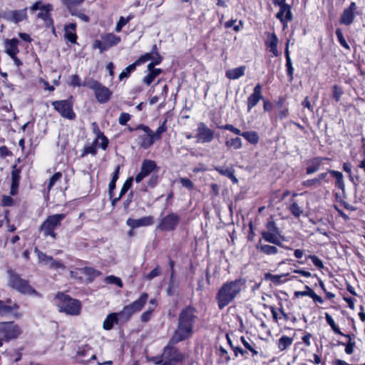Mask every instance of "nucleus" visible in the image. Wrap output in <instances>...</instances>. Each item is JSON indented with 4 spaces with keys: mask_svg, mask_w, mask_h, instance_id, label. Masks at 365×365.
<instances>
[{
    "mask_svg": "<svg viewBox=\"0 0 365 365\" xmlns=\"http://www.w3.org/2000/svg\"><path fill=\"white\" fill-rule=\"evenodd\" d=\"M356 9V3L351 2L349 6L343 11L340 18V23L346 26L351 25L353 23L355 18L354 12Z\"/></svg>",
    "mask_w": 365,
    "mask_h": 365,
    "instance_id": "17",
    "label": "nucleus"
},
{
    "mask_svg": "<svg viewBox=\"0 0 365 365\" xmlns=\"http://www.w3.org/2000/svg\"><path fill=\"white\" fill-rule=\"evenodd\" d=\"M21 333V329L13 322L0 323V334L4 341L18 337Z\"/></svg>",
    "mask_w": 365,
    "mask_h": 365,
    "instance_id": "8",
    "label": "nucleus"
},
{
    "mask_svg": "<svg viewBox=\"0 0 365 365\" xmlns=\"http://www.w3.org/2000/svg\"><path fill=\"white\" fill-rule=\"evenodd\" d=\"M70 83V85H71L73 86H84L83 84H82L81 83V79H80L79 76L76 74L71 76L70 77V83Z\"/></svg>",
    "mask_w": 365,
    "mask_h": 365,
    "instance_id": "58",
    "label": "nucleus"
},
{
    "mask_svg": "<svg viewBox=\"0 0 365 365\" xmlns=\"http://www.w3.org/2000/svg\"><path fill=\"white\" fill-rule=\"evenodd\" d=\"M293 339L287 336H282L277 342L278 348L280 351L285 350L287 347L292 345Z\"/></svg>",
    "mask_w": 365,
    "mask_h": 365,
    "instance_id": "36",
    "label": "nucleus"
},
{
    "mask_svg": "<svg viewBox=\"0 0 365 365\" xmlns=\"http://www.w3.org/2000/svg\"><path fill=\"white\" fill-rule=\"evenodd\" d=\"M167 130V128L165 126V121L163 122V123L158 128L156 131L154 133L155 135V139L158 140L161 138L162 133L165 132Z\"/></svg>",
    "mask_w": 365,
    "mask_h": 365,
    "instance_id": "55",
    "label": "nucleus"
},
{
    "mask_svg": "<svg viewBox=\"0 0 365 365\" xmlns=\"http://www.w3.org/2000/svg\"><path fill=\"white\" fill-rule=\"evenodd\" d=\"M162 58L160 57L158 51L153 50L150 53H146L140 56L136 60V64H138L140 66L141 64L146 63L147 61H150L148 64H152V66H155L156 65L160 64Z\"/></svg>",
    "mask_w": 365,
    "mask_h": 365,
    "instance_id": "16",
    "label": "nucleus"
},
{
    "mask_svg": "<svg viewBox=\"0 0 365 365\" xmlns=\"http://www.w3.org/2000/svg\"><path fill=\"white\" fill-rule=\"evenodd\" d=\"M93 144L96 147L100 146L103 150H106L108 147V138L103 134L98 138H96L94 140Z\"/></svg>",
    "mask_w": 365,
    "mask_h": 365,
    "instance_id": "40",
    "label": "nucleus"
},
{
    "mask_svg": "<svg viewBox=\"0 0 365 365\" xmlns=\"http://www.w3.org/2000/svg\"><path fill=\"white\" fill-rule=\"evenodd\" d=\"M148 299V294L147 293H143L138 299H136L131 304H132L133 307H134V308H135V310H137L138 312H140L143 308L145 304H146Z\"/></svg>",
    "mask_w": 365,
    "mask_h": 365,
    "instance_id": "35",
    "label": "nucleus"
},
{
    "mask_svg": "<svg viewBox=\"0 0 365 365\" xmlns=\"http://www.w3.org/2000/svg\"><path fill=\"white\" fill-rule=\"evenodd\" d=\"M62 175L61 173H55L52 178L50 179V181L48 185V188L50 190L53 186H54L58 181L61 178Z\"/></svg>",
    "mask_w": 365,
    "mask_h": 365,
    "instance_id": "53",
    "label": "nucleus"
},
{
    "mask_svg": "<svg viewBox=\"0 0 365 365\" xmlns=\"http://www.w3.org/2000/svg\"><path fill=\"white\" fill-rule=\"evenodd\" d=\"M138 312L135 308L133 307L132 304L125 306L123 309L119 312V317L121 322H126L130 319L133 314Z\"/></svg>",
    "mask_w": 365,
    "mask_h": 365,
    "instance_id": "26",
    "label": "nucleus"
},
{
    "mask_svg": "<svg viewBox=\"0 0 365 365\" xmlns=\"http://www.w3.org/2000/svg\"><path fill=\"white\" fill-rule=\"evenodd\" d=\"M9 279V284L18 292L29 295H37V292L29 285L26 280L19 277L11 271L8 272Z\"/></svg>",
    "mask_w": 365,
    "mask_h": 365,
    "instance_id": "4",
    "label": "nucleus"
},
{
    "mask_svg": "<svg viewBox=\"0 0 365 365\" xmlns=\"http://www.w3.org/2000/svg\"><path fill=\"white\" fill-rule=\"evenodd\" d=\"M63 4L66 5L70 11H73V9L81 4L84 0H61Z\"/></svg>",
    "mask_w": 365,
    "mask_h": 365,
    "instance_id": "47",
    "label": "nucleus"
},
{
    "mask_svg": "<svg viewBox=\"0 0 365 365\" xmlns=\"http://www.w3.org/2000/svg\"><path fill=\"white\" fill-rule=\"evenodd\" d=\"M196 138L199 143H210L214 138V132L204 123H200L197 125Z\"/></svg>",
    "mask_w": 365,
    "mask_h": 365,
    "instance_id": "14",
    "label": "nucleus"
},
{
    "mask_svg": "<svg viewBox=\"0 0 365 365\" xmlns=\"http://www.w3.org/2000/svg\"><path fill=\"white\" fill-rule=\"evenodd\" d=\"M308 258L311 259L312 262H313V264L317 267H318L319 269L324 268V264H323L322 261L319 257H317V256H315V255H309Z\"/></svg>",
    "mask_w": 365,
    "mask_h": 365,
    "instance_id": "57",
    "label": "nucleus"
},
{
    "mask_svg": "<svg viewBox=\"0 0 365 365\" xmlns=\"http://www.w3.org/2000/svg\"><path fill=\"white\" fill-rule=\"evenodd\" d=\"M93 48H98L100 50V52H103V51L107 50V48L105 45L104 41L102 40H96L93 45Z\"/></svg>",
    "mask_w": 365,
    "mask_h": 365,
    "instance_id": "56",
    "label": "nucleus"
},
{
    "mask_svg": "<svg viewBox=\"0 0 365 365\" xmlns=\"http://www.w3.org/2000/svg\"><path fill=\"white\" fill-rule=\"evenodd\" d=\"M180 182L183 187H185L188 189L193 188L194 185H193L192 182L190 180H189L188 178H181L180 180Z\"/></svg>",
    "mask_w": 365,
    "mask_h": 365,
    "instance_id": "62",
    "label": "nucleus"
},
{
    "mask_svg": "<svg viewBox=\"0 0 365 365\" xmlns=\"http://www.w3.org/2000/svg\"><path fill=\"white\" fill-rule=\"evenodd\" d=\"M138 129H141L144 131L145 134L140 137L139 144L143 148L147 149L150 148L155 142L154 132L148 126L140 125Z\"/></svg>",
    "mask_w": 365,
    "mask_h": 365,
    "instance_id": "13",
    "label": "nucleus"
},
{
    "mask_svg": "<svg viewBox=\"0 0 365 365\" xmlns=\"http://www.w3.org/2000/svg\"><path fill=\"white\" fill-rule=\"evenodd\" d=\"M101 38L102 40L104 41L107 49L115 45H117L120 41V38L115 36L113 33L105 34L102 36Z\"/></svg>",
    "mask_w": 365,
    "mask_h": 365,
    "instance_id": "30",
    "label": "nucleus"
},
{
    "mask_svg": "<svg viewBox=\"0 0 365 365\" xmlns=\"http://www.w3.org/2000/svg\"><path fill=\"white\" fill-rule=\"evenodd\" d=\"M84 86L89 87L95 93L96 98L101 103L107 102L111 95L112 92L107 87L96 81H89L83 83Z\"/></svg>",
    "mask_w": 365,
    "mask_h": 365,
    "instance_id": "6",
    "label": "nucleus"
},
{
    "mask_svg": "<svg viewBox=\"0 0 365 365\" xmlns=\"http://www.w3.org/2000/svg\"><path fill=\"white\" fill-rule=\"evenodd\" d=\"M277 43L278 38L274 34H272L267 41V46L269 48V51L272 52L274 56H278L279 55L277 50Z\"/></svg>",
    "mask_w": 365,
    "mask_h": 365,
    "instance_id": "33",
    "label": "nucleus"
},
{
    "mask_svg": "<svg viewBox=\"0 0 365 365\" xmlns=\"http://www.w3.org/2000/svg\"><path fill=\"white\" fill-rule=\"evenodd\" d=\"M336 37L338 38V41H339L340 45L342 47H344V48H346V49L349 51L350 50V46H349V44L346 41V40H345V38L344 37L342 31H341V29H337L336 30Z\"/></svg>",
    "mask_w": 365,
    "mask_h": 365,
    "instance_id": "45",
    "label": "nucleus"
},
{
    "mask_svg": "<svg viewBox=\"0 0 365 365\" xmlns=\"http://www.w3.org/2000/svg\"><path fill=\"white\" fill-rule=\"evenodd\" d=\"M53 303L61 312L77 316L81 309V302L63 293H58L53 299Z\"/></svg>",
    "mask_w": 365,
    "mask_h": 365,
    "instance_id": "3",
    "label": "nucleus"
},
{
    "mask_svg": "<svg viewBox=\"0 0 365 365\" xmlns=\"http://www.w3.org/2000/svg\"><path fill=\"white\" fill-rule=\"evenodd\" d=\"M245 280L240 279L225 283L218 291L217 300L220 309L229 304L236 295L245 288Z\"/></svg>",
    "mask_w": 365,
    "mask_h": 365,
    "instance_id": "2",
    "label": "nucleus"
},
{
    "mask_svg": "<svg viewBox=\"0 0 365 365\" xmlns=\"http://www.w3.org/2000/svg\"><path fill=\"white\" fill-rule=\"evenodd\" d=\"M182 356L175 348L168 345L163 353L162 360L158 365H175L176 362L180 361Z\"/></svg>",
    "mask_w": 365,
    "mask_h": 365,
    "instance_id": "9",
    "label": "nucleus"
},
{
    "mask_svg": "<svg viewBox=\"0 0 365 365\" xmlns=\"http://www.w3.org/2000/svg\"><path fill=\"white\" fill-rule=\"evenodd\" d=\"M72 15L77 16L81 20L87 22L89 20V18L84 14L79 12V11H71V12Z\"/></svg>",
    "mask_w": 365,
    "mask_h": 365,
    "instance_id": "63",
    "label": "nucleus"
},
{
    "mask_svg": "<svg viewBox=\"0 0 365 365\" xmlns=\"http://www.w3.org/2000/svg\"><path fill=\"white\" fill-rule=\"evenodd\" d=\"M30 9L32 12L39 10L37 17L43 21L46 26L49 27L53 25V20L50 16V11L52 10V6L51 4H44L41 1H37Z\"/></svg>",
    "mask_w": 365,
    "mask_h": 365,
    "instance_id": "7",
    "label": "nucleus"
},
{
    "mask_svg": "<svg viewBox=\"0 0 365 365\" xmlns=\"http://www.w3.org/2000/svg\"><path fill=\"white\" fill-rule=\"evenodd\" d=\"M19 178L16 172L12 173V183L11 187V194L14 195L17 192Z\"/></svg>",
    "mask_w": 365,
    "mask_h": 365,
    "instance_id": "50",
    "label": "nucleus"
},
{
    "mask_svg": "<svg viewBox=\"0 0 365 365\" xmlns=\"http://www.w3.org/2000/svg\"><path fill=\"white\" fill-rule=\"evenodd\" d=\"M34 252L37 254L38 262L40 263H42L44 265L48 266L50 269L54 270L65 269V266L61 261L56 260L53 257L46 255L39 251L36 247L35 248Z\"/></svg>",
    "mask_w": 365,
    "mask_h": 365,
    "instance_id": "11",
    "label": "nucleus"
},
{
    "mask_svg": "<svg viewBox=\"0 0 365 365\" xmlns=\"http://www.w3.org/2000/svg\"><path fill=\"white\" fill-rule=\"evenodd\" d=\"M279 233H274L271 232H262V237L263 239L270 243L277 245L281 247L285 248V249H289L288 247H285L282 245L281 242L279 237L278 236Z\"/></svg>",
    "mask_w": 365,
    "mask_h": 365,
    "instance_id": "27",
    "label": "nucleus"
},
{
    "mask_svg": "<svg viewBox=\"0 0 365 365\" xmlns=\"http://www.w3.org/2000/svg\"><path fill=\"white\" fill-rule=\"evenodd\" d=\"M261 99H263L262 95V86L260 84H257L252 93V107L255 106Z\"/></svg>",
    "mask_w": 365,
    "mask_h": 365,
    "instance_id": "37",
    "label": "nucleus"
},
{
    "mask_svg": "<svg viewBox=\"0 0 365 365\" xmlns=\"http://www.w3.org/2000/svg\"><path fill=\"white\" fill-rule=\"evenodd\" d=\"M329 158H322V157H317L312 160H310L307 163V166L306 168V173L307 175H312L316 172H317L320 168L321 165L323 163L324 160H328Z\"/></svg>",
    "mask_w": 365,
    "mask_h": 365,
    "instance_id": "20",
    "label": "nucleus"
},
{
    "mask_svg": "<svg viewBox=\"0 0 365 365\" xmlns=\"http://www.w3.org/2000/svg\"><path fill=\"white\" fill-rule=\"evenodd\" d=\"M105 282H106L107 284H115L119 287H123V282L121 279L119 277H117L113 275L108 276L107 277H106Z\"/></svg>",
    "mask_w": 365,
    "mask_h": 365,
    "instance_id": "48",
    "label": "nucleus"
},
{
    "mask_svg": "<svg viewBox=\"0 0 365 365\" xmlns=\"http://www.w3.org/2000/svg\"><path fill=\"white\" fill-rule=\"evenodd\" d=\"M339 344L344 346L345 349L344 351L346 354L351 355L354 351V348L356 346V341H347L346 343L339 342Z\"/></svg>",
    "mask_w": 365,
    "mask_h": 365,
    "instance_id": "44",
    "label": "nucleus"
},
{
    "mask_svg": "<svg viewBox=\"0 0 365 365\" xmlns=\"http://www.w3.org/2000/svg\"><path fill=\"white\" fill-rule=\"evenodd\" d=\"M246 68L245 66H240L230 69L226 71L225 76L227 78L231 80L238 79L245 75Z\"/></svg>",
    "mask_w": 365,
    "mask_h": 365,
    "instance_id": "28",
    "label": "nucleus"
},
{
    "mask_svg": "<svg viewBox=\"0 0 365 365\" xmlns=\"http://www.w3.org/2000/svg\"><path fill=\"white\" fill-rule=\"evenodd\" d=\"M153 312V311H152L151 309L148 308V309L141 314V321L143 322L149 321L150 319L151 318V314Z\"/></svg>",
    "mask_w": 365,
    "mask_h": 365,
    "instance_id": "61",
    "label": "nucleus"
},
{
    "mask_svg": "<svg viewBox=\"0 0 365 365\" xmlns=\"http://www.w3.org/2000/svg\"><path fill=\"white\" fill-rule=\"evenodd\" d=\"M19 41L16 38L8 40L5 43L6 52L12 58H14L15 56L19 52L18 48Z\"/></svg>",
    "mask_w": 365,
    "mask_h": 365,
    "instance_id": "25",
    "label": "nucleus"
},
{
    "mask_svg": "<svg viewBox=\"0 0 365 365\" xmlns=\"http://www.w3.org/2000/svg\"><path fill=\"white\" fill-rule=\"evenodd\" d=\"M130 119V115L127 113H122L118 118V122L120 125H125L126 123Z\"/></svg>",
    "mask_w": 365,
    "mask_h": 365,
    "instance_id": "59",
    "label": "nucleus"
},
{
    "mask_svg": "<svg viewBox=\"0 0 365 365\" xmlns=\"http://www.w3.org/2000/svg\"><path fill=\"white\" fill-rule=\"evenodd\" d=\"M54 108L63 118L72 120L75 118V113L72 109V103L68 100L57 101L52 103Z\"/></svg>",
    "mask_w": 365,
    "mask_h": 365,
    "instance_id": "10",
    "label": "nucleus"
},
{
    "mask_svg": "<svg viewBox=\"0 0 365 365\" xmlns=\"http://www.w3.org/2000/svg\"><path fill=\"white\" fill-rule=\"evenodd\" d=\"M158 168L155 161L148 159L144 160L141 165L140 171L135 176V180L137 183H139L152 173H158Z\"/></svg>",
    "mask_w": 365,
    "mask_h": 365,
    "instance_id": "12",
    "label": "nucleus"
},
{
    "mask_svg": "<svg viewBox=\"0 0 365 365\" xmlns=\"http://www.w3.org/2000/svg\"><path fill=\"white\" fill-rule=\"evenodd\" d=\"M257 249L259 252L267 255H275L278 251L277 247L269 245H263L261 242L257 245Z\"/></svg>",
    "mask_w": 365,
    "mask_h": 365,
    "instance_id": "34",
    "label": "nucleus"
},
{
    "mask_svg": "<svg viewBox=\"0 0 365 365\" xmlns=\"http://www.w3.org/2000/svg\"><path fill=\"white\" fill-rule=\"evenodd\" d=\"M139 66L136 64V61L127 66L119 75L120 80L123 79L124 78H127L129 76L130 73L135 70V68Z\"/></svg>",
    "mask_w": 365,
    "mask_h": 365,
    "instance_id": "42",
    "label": "nucleus"
},
{
    "mask_svg": "<svg viewBox=\"0 0 365 365\" xmlns=\"http://www.w3.org/2000/svg\"><path fill=\"white\" fill-rule=\"evenodd\" d=\"M302 185L306 187L309 188H314L317 186L320 185V183L319 182V180H317V177L313 179H309L304 180L302 182Z\"/></svg>",
    "mask_w": 365,
    "mask_h": 365,
    "instance_id": "49",
    "label": "nucleus"
},
{
    "mask_svg": "<svg viewBox=\"0 0 365 365\" xmlns=\"http://www.w3.org/2000/svg\"><path fill=\"white\" fill-rule=\"evenodd\" d=\"M226 146L232 149H239L242 146V140L240 138L237 137L227 140L225 143Z\"/></svg>",
    "mask_w": 365,
    "mask_h": 365,
    "instance_id": "41",
    "label": "nucleus"
},
{
    "mask_svg": "<svg viewBox=\"0 0 365 365\" xmlns=\"http://www.w3.org/2000/svg\"><path fill=\"white\" fill-rule=\"evenodd\" d=\"M118 321H121L118 313H110L105 319L103 323V328L106 330H110Z\"/></svg>",
    "mask_w": 365,
    "mask_h": 365,
    "instance_id": "24",
    "label": "nucleus"
},
{
    "mask_svg": "<svg viewBox=\"0 0 365 365\" xmlns=\"http://www.w3.org/2000/svg\"><path fill=\"white\" fill-rule=\"evenodd\" d=\"M267 231L274 233H279V229L276 227L275 223L273 221H269L266 225Z\"/></svg>",
    "mask_w": 365,
    "mask_h": 365,
    "instance_id": "60",
    "label": "nucleus"
},
{
    "mask_svg": "<svg viewBox=\"0 0 365 365\" xmlns=\"http://www.w3.org/2000/svg\"><path fill=\"white\" fill-rule=\"evenodd\" d=\"M325 319L327 323L331 327L332 330L337 334L343 335L339 328L335 324L332 317L329 313H325Z\"/></svg>",
    "mask_w": 365,
    "mask_h": 365,
    "instance_id": "38",
    "label": "nucleus"
},
{
    "mask_svg": "<svg viewBox=\"0 0 365 365\" xmlns=\"http://www.w3.org/2000/svg\"><path fill=\"white\" fill-rule=\"evenodd\" d=\"M133 18V16L132 15H129L126 19L123 16H120L118 22L115 26V31L120 32L122 30L123 27L125 26Z\"/></svg>",
    "mask_w": 365,
    "mask_h": 365,
    "instance_id": "43",
    "label": "nucleus"
},
{
    "mask_svg": "<svg viewBox=\"0 0 365 365\" xmlns=\"http://www.w3.org/2000/svg\"><path fill=\"white\" fill-rule=\"evenodd\" d=\"M133 181V178L132 177L127 179V180L125 182V183L123 185V187L120 190L119 197L118 198H115L113 200V205H114L116 202V201H118L128 190V189L132 185Z\"/></svg>",
    "mask_w": 365,
    "mask_h": 365,
    "instance_id": "39",
    "label": "nucleus"
},
{
    "mask_svg": "<svg viewBox=\"0 0 365 365\" xmlns=\"http://www.w3.org/2000/svg\"><path fill=\"white\" fill-rule=\"evenodd\" d=\"M305 289H306L305 291H297V292H294V296L296 297H304V296H308V297H311V295H312L311 293H312V292H313V289H312L307 285L305 286Z\"/></svg>",
    "mask_w": 365,
    "mask_h": 365,
    "instance_id": "54",
    "label": "nucleus"
},
{
    "mask_svg": "<svg viewBox=\"0 0 365 365\" xmlns=\"http://www.w3.org/2000/svg\"><path fill=\"white\" fill-rule=\"evenodd\" d=\"M119 166H118L114 173H113V178H112V180L109 183V189H110V193L111 192V191L115 188V182L116 180H118V173H119Z\"/></svg>",
    "mask_w": 365,
    "mask_h": 365,
    "instance_id": "52",
    "label": "nucleus"
},
{
    "mask_svg": "<svg viewBox=\"0 0 365 365\" xmlns=\"http://www.w3.org/2000/svg\"><path fill=\"white\" fill-rule=\"evenodd\" d=\"M328 173H330L336 179V186L340 190H344L345 188V183L344 181L343 174L339 171L334 170H328Z\"/></svg>",
    "mask_w": 365,
    "mask_h": 365,
    "instance_id": "32",
    "label": "nucleus"
},
{
    "mask_svg": "<svg viewBox=\"0 0 365 365\" xmlns=\"http://www.w3.org/2000/svg\"><path fill=\"white\" fill-rule=\"evenodd\" d=\"M179 222V217L176 214L171 213L161 219L159 224V229L161 230L170 231L175 228Z\"/></svg>",
    "mask_w": 365,
    "mask_h": 365,
    "instance_id": "15",
    "label": "nucleus"
},
{
    "mask_svg": "<svg viewBox=\"0 0 365 365\" xmlns=\"http://www.w3.org/2000/svg\"><path fill=\"white\" fill-rule=\"evenodd\" d=\"M153 219L151 216H146L140 219L128 218L126 224L131 229L138 228L140 227H146L153 224Z\"/></svg>",
    "mask_w": 365,
    "mask_h": 365,
    "instance_id": "19",
    "label": "nucleus"
},
{
    "mask_svg": "<svg viewBox=\"0 0 365 365\" xmlns=\"http://www.w3.org/2000/svg\"><path fill=\"white\" fill-rule=\"evenodd\" d=\"M161 69L155 68L152 66V64H148L147 66V74L143 77V82L149 86L161 73Z\"/></svg>",
    "mask_w": 365,
    "mask_h": 365,
    "instance_id": "22",
    "label": "nucleus"
},
{
    "mask_svg": "<svg viewBox=\"0 0 365 365\" xmlns=\"http://www.w3.org/2000/svg\"><path fill=\"white\" fill-rule=\"evenodd\" d=\"M215 170H217L222 175H225L229 178L233 183H237L238 182L237 178L234 175V170L232 168H223V167H215Z\"/></svg>",
    "mask_w": 365,
    "mask_h": 365,
    "instance_id": "31",
    "label": "nucleus"
},
{
    "mask_svg": "<svg viewBox=\"0 0 365 365\" xmlns=\"http://www.w3.org/2000/svg\"><path fill=\"white\" fill-rule=\"evenodd\" d=\"M276 17L284 24V28L286 27L287 23L291 21L293 18L290 6L284 5L283 6H280L279 11L276 14Z\"/></svg>",
    "mask_w": 365,
    "mask_h": 365,
    "instance_id": "18",
    "label": "nucleus"
},
{
    "mask_svg": "<svg viewBox=\"0 0 365 365\" xmlns=\"http://www.w3.org/2000/svg\"><path fill=\"white\" fill-rule=\"evenodd\" d=\"M65 218L64 214H56L48 216L41 226V230L46 236L56 237L54 230L61 225V221Z\"/></svg>",
    "mask_w": 365,
    "mask_h": 365,
    "instance_id": "5",
    "label": "nucleus"
},
{
    "mask_svg": "<svg viewBox=\"0 0 365 365\" xmlns=\"http://www.w3.org/2000/svg\"><path fill=\"white\" fill-rule=\"evenodd\" d=\"M194 309L186 308L183 309L180 315L178 327L170 343H177L191 336L192 327L195 323Z\"/></svg>",
    "mask_w": 365,
    "mask_h": 365,
    "instance_id": "1",
    "label": "nucleus"
},
{
    "mask_svg": "<svg viewBox=\"0 0 365 365\" xmlns=\"http://www.w3.org/2000/svg\"><path fill=\"white\" fill-rule=\"evenodd\" d=\"M17 309H18L17 304L11 301H9L7 302V304H5L2 301H0V314L16 315V312Z\"/></svg>",
    "mask_w": 365,
    "mask_h": 365,
    "instance_id": "23",
    "label": "nucleus"
},
{
    "mask_svg": "<svg viewBox=\"0 0 365 365\" xmlns=\"http://www.w3.org/2000/svg\"><path fill=\"white\" fill-rule=\"evenodd\" d=\"M289 210L292 214L297 217L301 216L303 212L302 208L296 202H293L289 205Z\"/></svg>",
    "mask_w": 365,
    "mask_h": 365,
    "instance_id": "46",
    "label": "nucleus"
},
{
    "mask_svg": "<svg viewBox=\"0 0 365 365\" xmlns=\"http://www.w3.org/2000/svg\"><path fill=\"white\" fill-rule=\"evenodd\" d=\"M242 25V22H237L236 20L228 21L225 24V26L227 29L233 27V29L235 31H237L240 29V26Z\"/></svg>",
    "mask_w": 365,
    "mask_h": 365,
    "instance_id": "51",
    "label": "nucleus"
},
{
    "mask_svg": "<svg viewBox=\"0 0 365 365\" xmlns=\"http://www.w3.org/2000/svg\"><path fill=\"white\" fill-rule=\"evenodd\" d=\"M76 24L74 23L69 24L65 26V37L71 43H76L77 36L76 34Z\"/></svg>",
    "mask_w": 365,
    "mask_h": 365,
    "instance_id": "29",
    "label": "nucleus"
},
{
    "mask_svg": "<svg viewBox=\"0 0 365 365\" xmlns=\"http://www.w3.org/2000/svg\"><path fill=\"white\" fill-rule=\"evenodd\" d=\"M5 17L8 20L17 24L26 19V9L19 11H9L5 14Z\"/></svg>",
    "mask_w": 365,
    "mask_h": 365,
    "instance_id": "21",
    "label": "nucleus"
},
{
    "mask_svg": "<svg viewBox=\"0 0 365 365\" xmlns=\"http://www.w3.org/2000/svg\"><path fill=\"white\" fill-rule=\"evenodd\" d=\"M92 130L93 133L96 135V138H98L99 136L102 135L103 133L101 131L98 124L96 123H93L92 125Z\"/></svg>",
    "mask_w": 365,
    "mask_h": 365,
    "instance_id": "64",
    "label": "nucleus"
}]
</instances>
